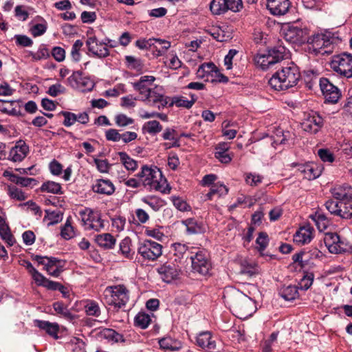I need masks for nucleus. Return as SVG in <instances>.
Segmentation results:
<instances>
[{
	"label": "nucleus",
	"instance_id": "62",
	"mask_svg": "<svg viewBox=\"0 0 352 352\" xmlns=\"http://www.w3.org/2000/svg\"><path fill=\"white\" fill-rule=\"evenodd\" d=\"M325 206L331 214L338 216L340 201L330 199L326 201Z\"/></svg>",
	"mask_w": 352,
	"mask_h": 352
},
{
	"label": "nucleus",
	"instance_id": "61",
	"mask_svg": "<svg viewBox=\"0 0 352 352\" xmlns=\"http://www.w3.org/2000/svg\"><path fill=\"white\" fill-rule=\"evenodd\" d=\"M0 235L1 238L9 245H12L14 243V238L10 232L9 227L0 230Z\"/></svg>",
	"mask_w": 352,
	"mask_h": 352
},
{
	"label": "nucleus",
	"instance_id": "12",
	"mask_svg": "<svg viewBox=\"0 0 352 352\" xmlns=\"http://www.w3.org/2000/svg\"><path fill=\"white\" fill-rule=\"evenodd\" d=\"M85 230L100 231L104 228V223L100 214L90 208H85L79 212Z\"/></svg>",
	"mask_w": 352,
	"mask_h": 352
},
{
	"label": "nucleus",
	"instance_id": "50",
	"mask_svg": "<svg viewBox=\"0 0 352 352\" xmlns=\"http://www.w3.org/2000/svg\"><path fill=\"white\" fill-rule=\"evenodd\" d=\"M188 246L185 244L177 243L173 244L175 261L180 260L187 256Z\"/></svg>",
	"mask_w": 352,
	"mask_h": 352
},
{
	"label": "nucleus",
	"instance_id": "40",
	"mask_svg": "<svg viewBox=\"0 0 352 352\" xmlns=\"http://www.w3.org/2000/svg\"><path fill=\"white\" fill-rule=\"evenodd\" d=\"M351 201H340L338 217L343 219H350L352 217V204Z\"/></svg>",
	"mask_w": 352,
	"mask_h": 352
},
{
	"label": "nucleus",
	"instance_id": "18",
	"mask_svg": "<svg viewBox=\"0 0 352 352\" xmlns=\"http://www.w3.org/2000/svg\"><path fill=\"white\" fill-rule=\"evenodd\" d=\"M29 146L23 140L16 142L15 146L10 151L8 160L14 162H20L27 156Z\"/></svg>",
	"mask_w": 352,
	"mask_h": 352
},
{
	"label": "nucleus",
	"instance_id": "51",
	"mask_svg": "<svg viewBox=\"0 0 352 352\" xmlns=\"http://www.w3.org/2000/svg\"><path fill=\"white\" fill-rule=\"evenodd\" d=\"M320 87L323 95L327 93L331 94L339 90V89L337 87L333 85L329 80V79L326 78H322L320 79Z\"/></svg>",
	"mask_w": 352,
	"mask_h": 352
},
{
	"label": "nucleus",
	"instance_id": "24",
	"mask_svg": "<svg viewBox=\"0 0 352 352\" xmlns=\"http://www.w3.org/2000/svg\"><path fill=\"white\" fill-rule=\"evenodd\" d=\"M185 226L186 233L188 234H198L204 233L206 227L201 221H199L194 218H188L182 221Z\"/></svg>",
	"mask_w": 352,
	"mask_h": 352
},
{
	"label": "nucleus",
	"instance_id": "59",
	"mask_svg": "<svg viewBox=\"0 0 352 352\" xmlns=\"http://www.w3.org/2000/svg\"><path fill=\"white\" fill-rule=\"evenodd\" d=\"M65 88L62 85L57 83L51 85L47 93L52 97H56L59 94L65 93Z\"/></svg>",
	"mask_w": 352,
	"mask_h": 352
},
{
	"label": "nucleus",
	"instance_id": "28",
	"mask_svg": "<svg viewBox=\"0 0 352 352\" xmlns=\"http://www.w3.org/2000/svg\"><path fill=\"white\" fill-rule=\"evenodd\" d=\"M3 175L8 177L10 182L23 187L33 186L36 184V181L34 178L20 177L8 171H5Z\"/></svg>",
	"mask_w": 352,
	"mask_h": 352
},
{
	"label": "nucleus",
	"instance_id": "43",
	"mask_svg": "<svg viewBox=\"0 0 352 352\" xmlns=\"http://www.w3.org/2000/svg\"><path fill=\"white\" fill-rule=\"evenodd\" d=\"M151 321L150 316L144 312H140L135 317V326L142 329H146L150 324Z\"/></svg>",
	"mask_w": 352,
	"mask_h": 352
},
{
	"label": "nucleus",
	"instance_id": "22",
	"mask_svg": "<svg viewBox=\"0 0 352 352\" xmlns=\"http://www.w3.org/2000/svg\"><path fill=\"white\" fill-rule=\"evenodd\" d=\"M332 196L340 201H351L352 202V187L344 184L337 185L331 190Z\"/></svg>",
	"mask_w": 352,
	"mask_h": 352
},
{
	"label": "nucleus",
	"instance_id": "10",
	"mask_svg": "<svg viewBox=\"0 0 352 352\" xmlns=\"http://www.w3.org/2000/svg\"><path fill=\"white\" fill-rule=\"evenodd\" d=\"M138 252L144 259L155 261L162 255V246L155 241L144 240L140 243Z\"/></svg>",
	"mask_w": 352,
	"mask_h": 352
},
{
	"label": "nucleus",
	"instance_id": "16",
	"mask_svg": "<svg viewBox=\"0 0 352 352\" xmlns=\"http://www.w3.org/2000/svg\"><path fill=\"white\" fill-rule=\"evenodd\" d=\"M291 7L289 0H267V8L270 12L275 16L287 14Z\"/></svg>",
	"mask_w": 352,
	"mask_h": 352
},
{
	"label": "nucleus",
	"instance_id": "20",
	"mask_svg": "<svg viewBox=\"0 0 352 352\" xmlns=\"http://www.w3.org/2000/svg\"><path fill=\"white\" fill-rule=\"evenodd\" d=\"M157 272L166 283H170L179 276V270L173 263H166L157 268Z\"/></svg>",
	"mask_w": 352,
	"mask_h": 352
},
{
	"label": "nucleus",
	"instance_id": "49",
	"mask_svg": "<svg viewBox=\"0 0 352 352\" xmlns=\"http://www.w3.org/2000/svg\"><path fill=\"white\" fill-rule=\"evenodd\" d=\"M131 242V239L129 237H126L120 243V251L127 258H132L133 255V252H131L130 248Z\"/></svg>",
	"mask_w": 352,
	"mask_h": 352
},
{
	"label": "nucleus",
	"instance_id": "14",
	"mask_svg": "<svg viewBox=\"0 0 352 352\" xmlns=\"http://www.w3.org/2000/svg\"><path fill=\"white\" fill-rule=\"evenodd\" d=\"M197 344L208 352H217L220 347L217 346V339L210 331H204L198 334L196 338Z\"/></svg>",
	"mask_w": 352,
	"mask_h": 352
},
{
	"label": "nucleus",
	"instance_id": "35",
	"mask_svg": "<svg viewBox=\"0 0 352 352\" xmlns=\"http://www.w3.org/2000/svg\"><path fill=\"white\" fill-rule=\"evenodd\" d=\"M142 201L149 206L155 212L159 211L166 204L163 199L156 196L144 197L142 199Z\"/></svg>",
	"mask_w": 352,
	"mask_h": 352
},
{
	"label": "nucleus",
	"instance_id": "21",
	"mask_svg": "<svg viewBox=\"0 0 352 352\" xmlns=\"http://www.w3.org/2000/svg\"><path fill=\"white\" fill-rule=\"evenodd\" d=\"M298 170L302 175L305 179L313 180L318 178L322 173V168L314 163L299 164Z\"/></svg>",
	"mask_w": 352,
	"mask_h": 352
},
{
	"label": "nucleus",
	"instance_id": "37",
	"mask_svg": "<svg viewBox=\"0 0 352 352\" xmlns=\"http://www.w3.org/2000/svg\"><path fill=\"white\" fill-rule=\"evenodd\" d=\"M118 155L120 157L121 163L124 165L126 170L133 172L137 169V162L132 159L126 153L119 152Z\"/></svg>",
	"mask_w": 352,
	"mask_h": 352
},
{
	"label": "nucleus",
	"instance_id": "58",
	"mask_svg": "<svg viewBox=\"0 0 352 352\" xmlns=\"http://www.w3.org/2000/svg\"><path fill=\"white\" fill-rule=\"evenodd\" d=\"M227 10H231L232 12L239 11L242 7L241 0H225Z\"/></svg>",
	"mask_w": 352,
	"mask_h": 352
},
{
	"label": "nucleus",
	"instance_id": "42",
	"mask_svg": "<svg viewBox=\"0 0 352 352\" xmlns=\"http://www.w3.org/2000/svg\"><path fill=\"white\" fill-rule=\"evenodd\" d=\"M210 9L215 15L223 14L228 11L225 0H212L210 4Z\"/></svg>",
	"mask_w": 352,
	"mask_h": 352
},
{
	"label": "nucleus",
	"instance_id": "52",
	"mask_svg": "<svg viewBox=\"0 0 352 352\" xmlns=\"http://www.w3.org/2000/svg\"><path fill=\"white\" fill-rule=\"evenodd\" d=\"M54 310L59 314L62 315L67 319L72 320L74 318L73 314L68 310L67 307L63 302H56L53 304Z\"/></svg>",
	"mask_w": 352,
	"mask_h": 352
},
{
	"label": "nucleus",
	"instance_id": "47",
	"mask_svg": "<svg viewBox=\"0 0 352 352\" xmlns=\"http://www.w3.org/2000/svg\"><path fill=\"white\" fill-rule=\"evenodd\" d=\"M29 55L34 61H38L50 57V52L44 45H41L36 52H29Z\"/></svg>",
	"mask_w": 352,
	"mask_h": 352
},
{
	"label": "nucleus",
	"instance_id": "27",
	"mask_svg": "<svg viewBox=\"0 0 352 352\" xmlns=\"http://www.w3.org/2000/svg\"><path fill=\"white\" fill-rule=\"evenodd\" d=\"M68 80L72 87H79L80 85H82L86 87L88 91H91L94 87L92 81L88 78H82L80 72H74L68 78Z\"/></svg>",
	"mask_w": 352,
	"mask_h": 352
},
{
	"label": "nucleus",
	"instance_id": "44",
	"mask_svg": "<svg viewBox=\"0 0 352 352\" xmlns=\"http://www.w3.org/2000/svg\"><path fill=\"white\" fill-rule=\"evenodd\" d=\"M142 130L149 134H157L162 130V126L157 120H151L146 122L142 127Z\"/></svg>",
	"mask_w": 352,
	"mask_h": 352
},
{
	"label": "nucleus",
	"instance_id": "30",
	"mask_svg": "<svg viewBox=\"0 0 352 352\" xmlns=\"http://www.w3.org/2000/svg\"><path fill=\"white\" fill-rule=\"evenodd\" d=\"M218 69L212 63H204L201 65L197 72L199 78H204L206 77V80L209 81V76H213L214 74H217Z\"/></svg>",
	"mask_w": 352,
	"mask_h": 352
},
{
	"label": "nucleus",
	"instance_id": "39",
	"mask_svg": "<svg viewBox=\"0 0 352 352\" xmlns=\"http://www.w3.org/2000/svg\"><path fill=\"white\" fill-rule=\"evenodd\" d=\"M153 42V47L157 52V56L163 55L170 47V43L165 39L154 38Z\"/></svg>",
	"mask_w": 352,
	"mask_h": 352
},
{
	"label": "nucleus",
	"instance_id": "48",
	"mask_svg": "<svg viewBox=\"0 0 352 352\" xmlns=\"http://www.w3.org/2000/svg\"><path fill=\"white\" fill-rule=\"evenodd\" d=\"M45 212L47 215L45 217L44 220L48 219L50 221L47 223L48 226H52L62 221L63 213L59 210L50 212L49 210H46Z\"/></svg>",
	"mask_w": 352,
	"mask_h": 352
},
{
	"label": "nucleus",
	"instance_id": "45",
	"mask_svg": "<svg viewBox=\"0 0 352 352\" xmlns=\"http://www.w3.org/2000/svg\"><path fill=\"white\" fill-rule=\"evenodd\" d=\"M85 311L87 316L98 317L100 315V309L98 304L94 300H89L85 305Z\"/></svg>",
	"mask_w": 352,
	"mask_h": 352
},
{
	"label": "nucleus",
	"instance_id": "2",
	"mask_svg": "<svg viewBox=\"0 0 352 352\" xmlns=\"http://www.w3.org/2000/svg\"><path fill=\"white\" fill-rule=\"evenodd\" d=\"M228 299L231 309L240 318L251 316L255 312V302L239 290L232 289Z\"/></svg>",
	"mask_w": 352,
	"mask_h": 352
},
{
	"label": "nucleus",
	"instance_id": "15",
	"mask_svg": "<svg viewBox=\"0 0 352 352\" xmlns=\"http://www.w3.org/2000/svg\"><path fill=\"white\" fill-rule=\"evenodd\" d=\"M155 80V78L153 76H142L137 82L131 83L134 90L139 93L141 100L149 96L153 90L151 87Z\"/></svg>",
	"mask_w": 352,
	"mask_h": 352
},
{
	"label": "nucleus",
	"instance_id": "11",
	"mask_svg": "<svg viewBox=\"0 0 352 352\" xmlns=\"http://www.w3.org/2000/svg\"><path fill=\"white\" fill-rule=\"evenodd\" d=\"M284 58V49H272L269 51L267 54H258L255 57L256 64L261 67L263 70H267L282 60Z\"/></svg>",
	"mask_w": 352,
	"mask_h": 352
},
{
	"label": "nucleus",
	"instance_id": "33",
	"mask_svg": "<svg viewBox=\"0 0 352 352\" xmlns=\"http://www.w3.org/2000/svg\"><path fill=\"white\" fill-rule=\"evenodd\" d=\"M36 326L45 330L50 336L57 339L59 326L57 323H52L45 320H36Z\"/></svg>",
	"mask_w": 352,
	"mask_h": 352
},
{
	"label": "nucleus",
	"instance_id": "41",
	"mask_svg": "<svg viewBox=\"0 0 352 352\" xmlns=\"http://www.w3.org/2000/svg\"><path fill=\"white\" fill-rule=\"evenodd\" d=\"M311 218L320 232L325 230L330 223L329 219L324 214L316 213Z\"/></svg>",
	"mask_w": 352,
	"mask_h": 352
},
{
	"label": "nucleus",
	"instance_id": "34",
	"mask_svg": "<svg viewBox=\"0 0 352 352\" xmlns=\"http://www.w3.org/2000/svg\"><path fill=\"white\" fill-rule=\"evenodd\" d=\"M142 101L151 106L157 105L158 108H160V105L164 107L167 103L166 101L164 100V96L157 93L153 89L150 92L149 96H147L145 98H142Z\"/></svg>",
	"mask_w": 352,
	"mask_h": 352
},
{
	"label": "nucleus",
	"instance_id": "26",
	"mask_svg": "<svg viewBox=\"0 0 352 352\" xmlns=\"http://www.w3.org/2000/svg\"><path fill=\"white\" fill-rule=\"evenodd\" d=\"M93 190L99 194L111 195L115 191V186L109 179H98L93 186Z\"/></svg>",
	"mask_w": 352,
	"mask_h": 352
},
{
	"label": "nucleus",
	"instance_id": "17",
	"mask_svg": "<svg viewBox=\"0 0 352 352\" xmlns=\"http://www.w3.org/2000/svg\"><path fill=\"white\" fill-rule=\"evenodd\" d=\"M324 242L331 253L339 254L344 250L343 242L336 233L327 232L325 234Z\"/></svg>",
	"mask_w": 352,
	"mask_h": 352
},
{
	"label": "nucleus",
	"instance_id": "54",
	"mask_svg": "<svg viewBox=\"0 0 352 352\" xmlns=\"http://www.w3.org/2000/svg\"><path fill=\"white\" fill-rule=\"evenodd\" d=\"M83 45V43L81 40H76L73 44L71 51V56L72 59L77 62L80 60V54L79 51Z\"/></svg>",
	"mask_w": 352,
	"mask_h": 352
},
{
	"label": "nucleus",
	"instance_id": "4",
	"mask_svg": "<svg viewBox=\"0 0 352 352\" xmlns=\"http://www.w3.org/2000/svg\"><path fill=\"white\" fill-rule=\"evenodd\" d=\"M337 38L330 32L327 34H317L312 36H309L307 43L309 50L316 55L329 54L333 49V44Z\"/></svg>",
	"mask_w": 352,
	"mask_h": 352
},
{
	"label": "nucleus",
	"instance_id": "56",
	"mask_svg": "<svg viewBox=\"0 0 352 352\" xmlns=\"http://www.w3.org/2000/svg\"><path fill=\"white\" fill-rule=\"evenodd\" d=\"M14 38L17 45L30 47L33 44L32 40L25 35L16 34L14 36Z\"/></svg>",
	"mask_w": 352,
	"mask_h": 352
},
{
	"label": "nucleus",
	"instance_id": "5",
	"mask_svg": "<svg viewBox=\"0 0 352 352\" xmlns=\"http://www.w3.org/2000/svg\"><path fill=\"white\" fill-rule=\"evenodd\" d=\"M281 34L287 42L300 45L307 42L309 30L307 28L288 24L282 28Z\"/></svg>",
	"mask_w": 352,
	"mask_h": 352
},
{
	"label": "nucleus",
	"instance_id": "36",
	"mask_svg": "<svg viewBox=\"0 0 352 352\" xmlns=\"http://www.w3.org/2000/svg\"><path fill=\"white\" fill-rule=\"evenodd\" d=\"M279 294L285 300H293L298 296V288L294 285L283 287L280 289Z\"/></svg>",
	"mask_w": 352,
	"mask_h": 352
},
{
	"label": "nucleus",
	"instance_id": "7",
	"mask_svg": "<svg viewBox=\"0 0 352 352\" xmlns=\"http://www.w3.org/2000/svg\"><path fill=\"white\" fill-rule=\"evenodd\" d=\"M105 296L109 305H113L120 308L128 302L129 292L124 285H119L107 288Z\"/></svg>",
	"mask_w": 352,
	"mask_h": 352
},
{
	"label": "nucleus",
	"instance_id": "55",
	"mask_svg": "<svg viewBox=\"0 0 352 352\" xmlns=\"http://www.w3.org/2000/svg\"><path fill=\"white\" fill-rule=\"evenodd\" d=\"M60 114L64 117L63 125L69 127L76 122V114L69 111H61Z\"/></svg>",
	"mask_w": 352,
	"mask_h": 352
},
{
	"label": "nucleus",
	"instance_id": "8",
	"mask_svg": "<svg viewBox=\"0 0 352 352\" xmlns=\"http://www.w3.org/2000/svg\"><path fill=\"white\" fill-rule=\"evenodd\" d=\"M192 267L195 272L202 276L210 274L212 264L208 252L205 250H199L195 256H191Z\"/></svg>",
	"mask_w": 352,
	"mask_h": 352
},
{
	"label": "nucleus",
	"instance_id": "32",
	"mask_svg": "<svg viewBox=\"0 0 352 352\" xmlns=\"http://www.w3.org/2000/svg\"><path fill=\"white\" fill-rule=\"evenodd\" d=\"M96 243L105 249H111L116 243V239L109 233H104L96 236Z\"/></svg>",
	"mask_w": 352,
	"mask_h": 352
},
{
	"label": "nucleus",
	"instance_id": "46",
	"mask_svg": "<svg viewBox=\"0 0 352 352\" xmlns=\"http://www.w3.org/2000/svg\"><path fill=\"white\" fill-rule=\"evenodd\" d=\"M41 190L43 192H47L53 194L61 193V186L60 184L52 181L43 183L41 187Z\"/></svg>",
	"mask_w": 352,
	"mask_h": 352
},
{
	"label": "nucleus",
	"instance_id": "63",
	"mask_svg": "<svg viewBox=\"0 0 352 352\" xmlns=\"http://www.w3.org/2000/svg\"><path fill=\"white\" fill-rule=\"evenodd\" d=\"M314 281V275L312 274H307L300 280L299 286L301 289L307 290L312 285Z\"/></svg>",
	"mask_w": 352,
	"mask_h": 352
},
{
	"label": "nucleus",
	"instance_id": "25",
	"mask_svg": "<svg viewBox=\"0 0 352 352\" xmlns=\"http://www.w3.org/2000/svg\"><path fill=\"white\" fill-rule=\"evenodd\" d=\"M160 349L168 352H175L179 351L182 347L180 341L173 339L171 337H164L158 341Z\"/></svg>",
	"mask_w": 352,
	"mask_h": 352
},
{
	"label": "nucleus",
	"instance_id": "9",
	"mask_svg": "<svg viewBox=\"0 0 352 352\" xmlns=\"http://www.w3.org/2000/svg\"><path fill=\"white\" fill-rule=\"evenodd\" d=\"M33 259L38 264L44 265L47 272L54 277H58L60 274L65 265V261L53 256L36 255Z\"/></svg>",
	"mask_w": 352,
	"mask_h": 352
},
{
	"label": "nucleus",
	"instance_id": "6",
	"mask_svg": "<svg viewBox=\"0 0 352 352\" xmlns=\"http://www.w3.org/2000/svg\"><path fill=\"white\" fill-rule=\"evenodd\" d=\"M331 67L342 76L352 77V54L343 52L333 56Z\"/></svg>",
	"mask_w": 352,
	"mask_h": 352
},
{
	"label": "nucleus",
	"instance_id": "60",
	"mask_svg": "<svg viewBox=\"0 0 352 352\" xmlns=\"http://www.w3.org/2000/svg\"><path fill=\"white\" fill-rule=\"evenodd\" d=\"M268 236L265 232H260L257 237L256 242L259 245L258 250L260 252L263 251L268 245Z\"/></svg>",
	"mask_w": 352,
	"mask_h": 352
},
{
	"label": "nucleus",
	"instance_id": "57",
	"mask_svg": "<svg viewBox=\"0 0 352 352\" xmlns=\"http://www.w3.org/2000/svg\"><path fill=\"white\" fill-rule=\"evenodd\" d=\"M263 180V177L256 173H248L246 175L245 181L248 184L251 186H256L261 184Z\"/></svg>",
	"mask_w": 352,
	"mask_h": 352
},
{
	"label": "nucleus",
	"instance_id": "19",
	"mask_svg": "<svg viewBox=\"0 0 352 352\" xmlns=\"http://www.w3.org/2000/svg\"><path fill=\"white\" fill-rule=\"evenodd\" d=\"M86 45L89 52L94 56L104 58L109 55L108 48L105 46L100 47V41L95 36L89 37L86 41Z\"/></svg>",
	"mask_w": 352,
	"mask_h": 352
},
{
	"label": "nucleus",
	"instance_id": "29",
	"mask_svg": "<svg viewBox=\"0 0 352 352\" xmlns=\"http://www.w3.org/2000/svg\"><path fill=\"white\" fill-rule=\"evenodd\" d=\"M259 267L253 261L243 260L241 263L240 274L252 277L258 274Z\"/></svg>",
	"mask_w": 352,
	"mask_h": 352
},
{
	"label": "nucleus",
	"instance_id": "64",
	"mask_svg": "<svg viewBox=\"0 0 352 352\" xmlns=\"http://www.w3.org/2000/svg\"><path fill=\"white\" fill-rule=\"evenodd\" d=\"M8 193L12 198L16 200L23 201L26 199L24 192L16 187H9Z\"/></svg>",
	"mask_w": 352,
	"mask_h": 352
},
{
	"label": "nucleus",
	"instance_id": "3",
	"mask_svg": "<svg viewBox=\"0 0 352 352\" xmlns=\"http://www.w3.org/2000/svg\"><path fill=\"white\" fill-rule=\"evenodd\" d=\"M138 177L145 188L160 190L164 193L167 192L165 189H162V184L166 182V179L163 177L162 172L157 167L144 165L138 174Z\"/></svg>",
	"mask_w": 352,
	"mask_h": 352
},
{
	"label": "nucleus",
	"instance_id": "53",
	"mask_svg": "<svg viewBox=\"0 0 352 352\" xmlns=\"http://www.w3.org/2000/svg\"><path fill=\"white\" fill-rule=\"evenodd\" d=\"M116 124L120 127H124L134 123V120L125 114H118L115 118Z\"/></svg>",
	"mask_w": 352,
	"mask_h": 352
},
{
	"label": "nucleus",
	"instance_id": "13",
	"mask_svg": "<svg viewBox=\"0 0 352 352\" xmlns=\"http://www.w3.org/2000/svg\"><path fill=\"white\" fill-rule=\"evenodd\" d=\"M323 118L316 111H311L307 115L302 123L305 131L310 133H316L323 126Z\"/></svg>",
	"mask_w": 352,
	"mask_h": 352
},
{
	"label": "nucleus",
	"instance_id": "1",
	"mask_svg": "<svg viewBox=\"0 0 352 352\" xmlns=\"http://www.w3.org/2000/svg\"><path fill=\"white\" fill-rule=\"evenodd\" d=\"M300 79L299 68L294 63H289L276 72L268 83L273 89L283 91L296 86Z\"/></svg>",
	"mask_w": 352,
	"mask_h": 352
},
{
	"label": "nucleus",
	"instance_id": "23",
	"mask_svg": "<svg viewBox=\"0 0 352 352\" xmlns=\"http://www.w3.org/2000/svg\"><path fill=\"white\" fill-rule=\"evenodd\" d=\"M314 228L309 225L301 227L294 235V241L299 245L309 243L313 239Z\"/></svg>",
	"mask_w": 352,
	"mask_h": 352
},
{
	"label": "nucleus",
	"instance_id": "31",
	"mask_svg": "<svg viewBox=\"0 0 352 352\" xmlns=\"http://www.w3.org/2000/svg\"><path fill=\"white\" fill-rule=\"evenodd\" d=\"M228 192V188L220 183H216L212 185L210 191L206 195L205 200H212L215 196L221 197Z\"/></svg>",
	"mask_w": 352,
	"mask_h": 352
},
{
	"label": "nucleus",
	"instance_id": "38",
	"mask_svg": "<svg viewBox=\"0 0 352 352\" xmlns=\"http://www.w3.org/2000/svg\"><path fill=\"white\" fill-rule=\"evenodd\" d=\"M197 98L194 97V95H191V100H188L183 96H175L172 99L170 105L175 104L178 107H185L190 109L195 102Z\"/></svg>",
	"mask_w": 352,
	"mask_h": 352
}]
</instances>
